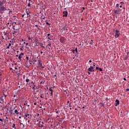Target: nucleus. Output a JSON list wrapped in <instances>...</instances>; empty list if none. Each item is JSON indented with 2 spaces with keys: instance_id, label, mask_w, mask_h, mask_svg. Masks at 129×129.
I'll return each instance as SVG.
<instances>
[{
  "instance_id": "1",
  "label": "nucleus",
  "mask_w": 129,
  "mask_h": 129,
  "mask_svg": "<svg viewBox=\"0 0 129 129\" xmlns=\"http://www.w3.org/2000/svg\"><path fill=\"white\" fill-rule=\"evenodd\" d=\"M12 34L14 36H18V35L19 34L18 33V29H17L15 28V30H14L13 32H12Z\"/></svg>"
},
{
  "instance_id": "2",
  "label": "nucleus",
  "mask_w": 129,
  "mask_h": 129,
  "mask_svg": "<svg viewBox=\"0 0 129 129\" xmlns=\"http://www.w3.org/2000/svg\"><path fill=\"white\" fill-rule=\"evenodd\" d=\"M25 118H26V119H28V120H29V118H31V114H27V113H25Z\"/></svg>"
},
{
  "instance_id": "3",
  "label": "nucleus",
  "mask_w": 129,
  "mask_h": 129,
  "mask_svg": "<svg viewBox=\"0 0 129 129\" xmlns=\"http://www.w3.org/2000/svg\"><path fill=\"white\" fill-rule=\"evenodd\" d=\"M120 32L119 30H115V37L118 38L120 36Z\"/></svg>"
},
{
  "instance_id": "4",
  "label": "nucleus",
  "mask_w": 129,
  "mask_h": 129,
  "mask_svg": "<svg viewBox=\"0 0 129 129\" xmlns=\"http://www.w3.org/2000/svg\"><path fill=\"white\" fill-rule=\"evenodd\" d=\"M88 71H90V73H91V72H94L95 70L94 67H90V68H88Z\"/></svg>"
},
{
  "instance_id": "5",
  "label": "nucleus",
  "mask_w": 129,
  "mask_h": 129,
  "mask_svg": "<svg viewBox=\"0 0 129 129\" xmlns=\"http://www.w3.org/2000/svg\"><path fill=\"white\" fill-rule=\"evenodd\" d=\"M120 11V8H117V9L114 10V13H116L117 15H118V13H119Z\"/></svg>"
},
{
  "instance_id": "6",
  "label": "nucleus",
  "mask_w": 129,
  "mask_h": 129,
  "mask_svg": "<svg viewBox=\"0 0 129 129\" xmlns=\"http://www.w3.org/2000/svg\"><path fill=\"white\" fill-rule=\"evenodd\" d=\"M20 109H15L14 112L13 113V114H19L20 112Z\"/></svg>"
},
{
  "instance_id": "7",
  "label": "nucleus",
  "mask_w": 129,
  "mask_h": 129,
  "mask_svg": "<svg viewBox=\"0 0 129 129\" xmlns=\"http://www.w3.org/2000/svg\"><path fill=\"white\" fill-rule=\"evenodd\" d=\"M59 40L61 43H64V42H66V39L64 38V37H60Z\"/></svg>"
},
{
  "instance_id": "8",
  "label": "nucleus",
  "mask_w": 129,
  "mask_h": 129,
  "mask_svg": "<svg viewBox=\"0 0 129 129\" xmlns=\"http://www.w3.org/2000/svg\"><path fill=\"white\" fill-rule=\"evenodd\" d=\"M63 17H68V11H63Z\"/></svg>"
},
{
  "instance_id": "9",
  "label": "nucleus",
  "mask_w": 129,
  "mask_h": 129,
  "mask_svg": "<svg viewBox=\"0 0 129 129\" xmlns=\"http://www.w3.org/2000/svg\"><path fill=\"white\" fill-rule=\"evenodd\" d=\"M49 90L50 91H51V93H50V95L51 96H52V95H53V89H52V87H50V88H49Z\"/></svg>"
},
{
  "instance_id": "10",
  "label": "nucleus",
  "mask_w": 129,
  "mask_h": 129,
  "mask_svg": "<svg viewBox=\"0 0 129 129\" xmlns=\"http://www.w3.org/2000/svg\"><path fill=\"white\" fill-rule=\"evenodd\" d=\"M47 37H48V39H49V40H52L53 38V36H51L50 33L47 34Z\"/></svg>"
},
{
  "instance_id": "11",
  "label": "nucleus",
  "mask_w": 129,
  "mask_h": 129,
  "mask_svg": "<svg viewBox=\"0 0 129 129\" xmlns=\"http://www.w3.org/2000/svg\"><path fill=\"white\" fill-rule=\"evenodd\" d=\"M0 8H1V11H4V10H6V7L3 6V5H2V7H0Z\"/></svg>"
},
{
  "instance_id": "12",
  "label": "nucleus",
  "mask_w": 129,
  "mask_h": 129,
  "mask_svg": "<svg viewBox=\"0 0 129 129\" xmlns=\"http://www.w3.org/2000/svg\"><path fill=\"white\" fill-rule=\"evenodd\" d=\"M115 102H116V104H115V106H118V105H119V99H116L115 100Z\"/></svg>"
},
{
  "instance_id": "13",
  "label": "nucleus",
  "mask_w": 129,
  "mask_h": 129,
  "mask_svg": "<svg viewBox=\"0 0 129 129\" xmlns=\"http://www.w3.org/2000/svg\"><path fill=\"white\" fill-rule=\"evenodd\" d=\"M18 85L19 86V88H20L21 89L23 88V86L22 85V83H18Z\"/></svg>"
},
{
  "instance_id": "14",
  "label": "nucleus",
  "mask_w": 129,
  "mask_h": 129,
  "mask_svg": "<svg viewBox=\"0 0 129 129\" xmlns=\"http://www.w3.org/2000/svg\"><path fill=\"white\" fill-rule=\"evenodd\" d=\"M26 12L27 14V17L28 18L29 17H30V14H29L28 10H27V9H26Z\"/></svg>"
},
{
  "instance_id": "15",
  "label": "nucleus",
  "mask_w": 129,
  "mask_h": 129,
  "mask_svg": "<svg viewBox=\"0 0 129 129\" xmlns=\"http://www.w3.org/2000/svg\"><path fill=\"white\" fill-rule=\"evenodd\" d=\"M4 1H3L2 2H0V11H1V7H2L3 5H4Z\"/></svg>"
},
{
  "instance_id": "16",
  "label": "nucleus",
  "mask_w": 129,
  "mask_h": 129,
  "mask_svg": "<svg viewBox=\"0 0 129 129\" xmlns=\"http://www.w3.org/2000/svg\"><path fill=\"white\" fill-rule=\"evenodd\" d=\"M4 35L5 36H6V37H8L9 36V33H8V32H6V31L4 32Z\"/></svg>"
},
{
  "instance_id": "17",
  "label": "nucleus",
  "mask_w": 129,
  "mask_h": 129,
  "mask_svg": "<svg viewBox=\"0 0 129 129\" xmlns=\"http://www.w3.org/2000/svg\"><path fill=\"white\" fill-rule=\"evenodd\" d=\"M40 123H41V124H39V127H43V122H40Z\"/></svg>"
},
{
  "instance_id": "18",
  "label": "nucleus",
  "mask_w": 129,
  "mask_h": 129,
  "mask_svg": "<svg viewBox=\"0 0 129 129\" xmlns=\"http://www.w3.org/2000/svg\"><path fill=\"white\" fill-rule=\"evenodd\" d=\"M12 127L13 128H14L15 129H16L17 128V127L16 126V124H15V123H14L12 125Z\"/></svg>"
},
{
  "instance_id": "19",
  "label": "nucleus",
  "mask_w": 129,
  "mask_h": 129,
  "mask_svg": "<svg viewBox=\"0 0 129 129\" xmlns=\"http://www.w3.org/2000/svg\"><path fill=\"white\" fill-rule=\"evenodd\" d=\"M31 121L29 120V119H28L27 125H31Z\"/></svg>"
},
{
  "instance_id": "20",
  "label": "nucleus",
  "mask_w": 129,
  "mask_h": 129,
  "mask_svg": "<svg viewBox=\"0 0 129 129\" xmlns=\"http://www.w3.org/2000/svg\"><path fill=\"white\" fill-rule=\"evenodd\" d=\"M0 102H3V103H4V98H3L2 97H1V98H0Z\"/></svg>"
},
{
  "instance_id": "21",
  "label": "nucleus",
  "mask_w": 129,
  "mask_h": 129,
  "mask_svg": "<svg viewBox=\"0 0 129 129\" xmlns=\"http://www.w3.org/2000/svg\"><path fill=\"white\" fill-rule=\"evenodd\" d=\"M38 64H39V66H42V62H41V60H39V61H38Z\"/></svg>"
},
{
  "instance_id": "22",
  "label": "nucleus",
  "mask_w": 129,
  "mask_h": 129,
  "mask_svg": "<svg viewBox=\"0 0 129 129\" xmlns=\"http://www.w3.org/2000/svg\"><path fill=\"white\" fill-rule=\"evenodd\" d=\"M19 59H20V60H22V56H21V53L19 55V57H18Z\"/></svg>"
},
{
  "instance_id": "23",
  "label": "nucleus",
  "mask_w": 129,
  "mask_h": 129,
  "mask_svg": "<svg viewBox=\"0 0 129 129\" xmlns=\"http://www.w3.org/2000/svg\"><path fill=\"white\" fill-rule=\"evenodd\" d=\"M120 4H121V5L120 6V8H122V5H123V4H124V3H123V2H120Z\"/></svg>"
},
{
  "instance_id": "24",
  "label": "nucleus",
  "mask_w": 129,
  "mask_h": 129,
  "mask_svg": "<svg viewBox=\"0 0 129 129\" xmlns=\"http://www.w3.org/2000/svg\"><path fill=\"white\" fill-rule=\"evenodd\" d=\"M69 107H70V110H72V105H71V103H70V104H69Z\"/></svg>"
},
{
  "instance_id": "25",
  "label": "nucleus",
  "mask_w": 129,
  "mask_h": 129,
  "mask_svg": "<svg viewBox=\"0 0 129 129\" xmlns=\"http://www.w3.org/2000/svg\"><path fill=\"white\" fill-rule=\"evenodd\" d=\"M119 4H116V8H119Z\"/></svg>"
},
{
  "instance_id": "26",
  "label": "nucleus",
  "mask_w": 129,
  "mask_h": 129,
  "mask_svg": "<svg viewBox=\"0 0 129 129\" xmlns=\"http://www.w3.org/2000/svg\"><path fill=\"white\" fill-rule=\"evenodd\" d=\"M66 29H67V27H66V26H64V27H63L61 30H65Z\"/></svg>"
},
{
  "instance_id": "27",
  "label": "nucleus",
  "mask_w": 129,
  "mask_h": 129,
  "mask_svg": "<svg viewBox=\"0 0 129 129\" xmlns=\"http://www.w3.org/2000/svg\"><path fill=\"white\" fill-rule=\"evenodd\" d=\"M46 24L47 25H51V24H50V23H48V22H47V21H46Z\"/></svg>"
},
{
  "instance_id": "28",
  "label": "nucleus",
  "mask_w": 129,
  "mask_h": 129,
  "mask_svg": "<svg viewBox=\"0 0 129 129\" xmlns=\"http://www.w3.org/2000/svg\"><path fill=\"white\" fill-rule=\"evenodd\" d=\"M29 79H26V83H29Z\"/></svg>"
},
{
  "instance_id": "29",
  "label": "nucleus",
  "mask_w": 129,
  "mask_h": 129,
  "mask_svg": "<svg viewBox=\"0 0 129 129\" xmlns=\"http://www.w3.org/2000/svg\"><path fill=\"white\" fill-rule=\"evenodd\" d=\"M0 44H1V45L3 44V41L0 40Z\"/></svg>"
},
{
  "instance_id": "30",
  "label": "nucleus",
  "mask_w": 129,
  "mask_h": 129,
  "mask_svg": "<svg viewBox=\"0 0 129 129\" xmlns=\"http://www.w3.org/2000/svg\"><path fill=\"white\" fill-rule=\"evenodd\" d=\"M11 41H10V42L9 43V48H10V46H11L12 44H11Z\"/></svg>"
},
{
  "instance_id": "31",
  "label": "nucleus",
  "mask_w": 129,
  "mask_h": 129,
  "mask_svg": "<svg viewBox=\"0 0 129 129\" xmlns=\"http://www.w3.org/2000/svg\"><path fill=\"white\" fill-rule=\"evenodd\" d=\"M99 70L100 71V72H102L103 70L101 68H99Z\"/></svg>"
},
{
  "instance_id": "32",
  "label": "nucleus",
  "mask_w": 129,
  "mask_h": 129,
  "mask_svg": "<svg viewBox=\"0 0 129 129\" xmlns=\"http://www.w3.org/2000/svg\"><path fill=\"white\" fill-rule=\"evenodd\" d=\"M88 73L89 75H91V73L90 72V71H89V70H88Z\"/></svg>"
},
{
  "instance_id": "33",
  "label": "nucleus",
  "mask_w": 129,
  "mask_h": 129,
  "mask_svg": "<svg viewBox=\"0 0 129 129\" xmlns=\"http://www.w3.org/2000/svg\"><path fill=\"white\" fill-rule=\"evenodd\" d=\"M28 6L29 7H31V3H28Z\"/></svg>"
},
{
  "instance_id": "34",
  "label": "nucleus",
  "mask_w": 129,
  "mask_h": 129,
  "mask_svg": "<svg viewBox=\"0 0 129 129\" xmlns=\"http://www.w3.org/2000/svg\"><path fill=\"white\" fill-rule=\"evenodd\" d=\"M23 47H24V45H23L22 46H21L20 49H21V50H23Z\"/></svg>"
},
{
  "instance_id": "35",
  "label": "nucleus",
  "mask_w": 129,
  "mask_h": 129,
  "mask_svg": "<svg viewBox=\"0 0 129 129\" xmlns=\"http://www.w3.org/2000/svg\"><path fill=\"white\" fill-rule=\"evenodd\" d=\"M35 87H36V86H35V85L34 84V87H33V91H35Z\"/></svg>"
},
{
  "instance_id": "36",
  "label": "nucleus",
  "mask_w": 129,
  "mask_h": 129,
  "mask_svg": "<svg viewBox=\"0 0 129 129\" xmlns=\"http://www.w3.org/2000/svg\"><path fill=\"white\" fill-rule=\"evenodd\" d=\"M26 105H27V102H25V103H24V106H26Z\"/></svg>"
},
{
  "instance_id": "37",
  "label": "nucleus",
  "mask_w": 129,
  "mask_h": 129,
  "mask_svg": "<svg viewBox=\"0 0 129 129\" xmlns=\"http://www.w3.org/2000/svg\"><path fill=\"white\" fill-rule=\"evenodd\" d=\"M13 110H10V112L11 113H13Z\"/></svg>"
},
{
  "instance_id": "38",
  "label": "nucleus",
  "mask_w": 129,
  "mask_h": 129,
  "mask_svg": "<svg viewBox=\"0 0 129 129\" xmlns=\"http://www.w3.org/2000/svg\"><path fill=\"white\" fill-rule=\"evenodd\" d=\"M90 44H93V40H91V42H90Z\"/></svg>"
},
{
  "instance_id": "39",
  "label": "nucleus",
  "mask_w": 129,
  "mask_h": 129,
  "mask_svg": "<svg viewBox=\"0 0 129 129\" xmlns=\"http://www.w3.org/2000/svg\"><path fill=\"white\" fill-rule=\"evenodd\" d=\"M40 97L41 98H44V96H43V94H41V95H40Z\"/></svg>"
},
{
  "instance_id": "40",
  "label": "nucleus",
  "mask_w": 129,
  "mask_h": 129,
  "mask_svg": "<svg viewBox=\"0 0 129 129\" xmlns=\"http://www.w3.org/2000/svg\"><path fill=\"white\" fill-rule=\"evenodd\" d=\"M75 50H76V53H78V50L77 47L76 48Z\"/></svg>"
},
{
  "instance_id": "41",
  "label": "nucleus",
  "mask_w": 129,
  "mask_h": 129,
  "mask_svg": "<svg viewBox=\"0 0 129 129\" xmlns=\"http://www.w3.org/2000/svg\"><path fill=\"white\" fill-rule=\"evenodd\" d=\"M48 46H51V43H48Z\"/></svg>"
},
{
  "instance_id": "42",
  "label": "nucleus",
  "mask_w": 129,
  "mask_h": 129,
  "mask_svg": "<svg viewBox=\"0 0 129 129\" xmlns=\"http://www.w3.org/2000/svg\"><path fill=\"white\" fill-rule=\"evenodd\" d=\"M0 121H1V122H3V119H2V118H0Z\"/></svg>"
},
{
  "instance_id": "43",
  "label": "nucleus",
  "mask_w": 129,
  "mask_h": 129,
  "mask_svg": "<svg viewBox=\"0 0 129 129\" xmlns=\"http://www.w3.org/2000/svg\"><path fill=\"white\" fill-rule=\"evenodd\" d=\"M27 60H29V57L28 56H26Z\"/></svg>"
},
{
  "instance_id": "44",
  "label": "nucleus",
  "mask_w": 129,
  "mask_h": 129,
  "mask_svg": "<svg viewBox=\"0 0 129 129\" xmlns=\"http://www.w3.org/2000/svg\"><path fill=\"white\" fill-rule=\"evenodd\" d=\"M99 68H98V67H96V70H99Z\"/></svg>"
},
{
  "instance_id": "45",
  "label": "nucleus",
  "mask_w": 129,
  "mask_h": 129,
  "mask_svg": "<svg viewBox=\"0 0 129 129\" xmlns=\"http://www.w3.org/2000/svg\"><path fill=\"white\" fill-rule=\"evenodd\" d=\"M95 64H95V62H94V63H93V67H95Z\"/></svg>"
},
{
  "instance_id": "46",
  "label": "nucleus",
  "mask_w": 129,
  "mask_h": 129,
  "mask_svg": "<svg viewBox=\"0 0 129 129\" xmlns=\"http://www.w3.org/2000/svg\"><path fill=\"white\" fill-rule=\"evenodd\" d=\"M21 55H24V52H21Z\"/></svg>"
},
{
  "instance_id": "47",
  "label": "nucleus",
  "mask_w": 129,
  "mask_h": 129,
  "mask_svg": "<svg viewBox=\"0 0 129 129\" xmlns=\"http://www.w3.org/2000/svg\"><path fill=\"white\" fill-rule=\"evenodd\" d=\"M31 38L30 37H28V40H31Z\"/></svg>"
},
{
  "instance_id": "48",
  "label": "nucleus",
  "mask_w": 129,
  "mask_h": 129,
  "mask_svg": "<svg viewBox=\"0 0 129 129\" xmlns=\"http://www.w3.org/2000/svg\"><path fill=\"white\" fill-rule=\"evenodd\" d=\"M24 16H25V14H23V15L22 16V18H24Z\"/></svg>"
},
{
  "instance_id": "49",
  "label": "nucleus",
  "mask_w": 129,
  "mask_h": 129,
  "mask_svg": "<svg viewBox=\"0 0 129 129\" xmlns=\"http://www.w3.org/2000/svg\"><path fill=\"white\" fill-rule=\"evenodd\" d=\"M13 29L14 30H15V26H13Z\"/></svg>"
},
{
  "instance_id": "50",
  "label": "nucleus",
  "mask_w": 129,
  "mask_h": 129,
  "mask_svg": "<svg viewBox=\"0 0 129 129\" xmlns=\"http://www.w3.org/2000/svg\"><path fill=\"white\" fill-rule=\"evenodd\" d=\"M57 75L55 74V75L53 76V77H56Z\"/></svg>"
},
{
  "instance_id": "51",
  "label": "nucleus",
  "mask_w": 129,
  "mask_h": 129,
  "mask_svg": "<svg viewBox=\"0 0 129 129\" xmlns=\"http://www.w3.org/2000/svg\"><path fill=\"white\" fill-rule=\"evenodd\" d=\"M42 47H43V48H45V46H44L43 45H42Z\"/></svg>"
},
{
  "instance_id": "52",
  "label": "nucleus",
  "mask_w": 129,
  "mask_h": 129,
  "mask_svg": "<svg viewBox=\"0 0 129 129\" xmlns=\"http://www.w3.org/2000/svg\"><path fill=\"white\" fill-rule=\"evenodd\" d=\"M126 91H129V88L126 89Z\"/></svg>"
},
{
  "instance_id": "53",
  "label": "nucleus",
  "mask_w": 129,
  "mask_h": 129,
  "mask_svg": "<svg viewBox=\"0 0 129 129\" xmlns=\"http://www.w3.org/2000/svg\"><path fill=\"white\" fill-rule=\"evenodd\" d=\"M9 24H10V23H7V26H8V25H9Z\"/></svg>"
},
{
  "instance_id": "54",
  "label": "nucleus",
  "mask_w": 129,
  "mask_h": 129,
  "mask_svg": "<svg viewBox=\"0 0 129 129\" xmlns=\"http://www.w3.org/2000/svg\"><path fill=\"white\" fill-rule=\"evenodd\" d=\"M20 124H22V125H24V124H23V123H21V121H20Z\"/></svg>"
},
{
  "instance_id": "55",
  "label": "nucleus",
  "mask_w": 129,
  "mask_h": 129,
  "mask_svg": "<svg viewBox=\"0 0 129 129\" xmlns=\"http://www.w3.org/2000/svg\"><path fill=\"white\" fill-rule=\"evenodd\" d=\"M7 48H10V46H9V45H8V46H7Z\"/></svg>"
},
{
  "instance_id": "56",
  "label": "nucleus",
  "mask_w": 129,
  "mask_h": 129,
  "mask_svg": "<svg viewBox=\"0 0 129 129\" xmlns=\"http://www.w3.org/2000/svg\"><path fill=\"white\" fill-rule=\"evenodd\" d=\"M35 27L38 28V25H35Z\"/></svg>"
},
{
  "instance_id": "57",
  "label": "nucleus",
  "mask_w": 129,
  "mask_h": 129,
  "mask_svg": "<svg viewBox=\"0 0 129 129\" xmlns=\"http://www.w3.org/2000/svg\"><path fill=\"white\" fill-rule=\"evenodd\" d=\"M13 23L14 24H17V22H13Z\"/></svg>"
},
{
  "instance_id": "58",
  "label": "nucleus",
  "mask_w": 129,
  "mask_h": 129,
  "mask_svg": "<svg viewBox=\"0 0 129 129\" xmlns=\"http://www.w3.org/2000/svg\"><path fill=\"white\" fill-rule=\"evenodd\" d=\"M54 88H55V86H53L52 88L54 89Z\"/></svg>"
},
{
  "instance_id": "59",
  "label": "nucleus",
  "mask_w": 129,
  "mask_h": 129,
  "mask_svg": "<svg viewBox=\"0 0 129 129\" xmlns=\"http://www.w3.org/2000/svg\"><path fill=\"white\" fill-rule=\"evenodd\" d=\"M31 84H33V85H34V83H33V82H32Z\"/></svg>"
},
{
  "instance_id": "60",
  "label": "nucleus",
  "mask_w": 129,
  "mask_h": 129,
  "mask_svg": "<svg viewBox=\"0 0 129 129\" xmlns=\"http://www.w3.org/2000/svg\"><path fill=\"white\" fill-rule=\"evenodd\" d=\"M123 80H126V79L125 78H123Z\"/></svg>"
},
{
  "instance_id": "61",
  "label": "nucleus",
  "mask_w": 129,
  "mask_h": 129,
  "mask_svg": "<svg viewBox=\"0 0 129 129\" xmlns=\"http://www.w3.org/2000/svg\"><path fill=\"white\" fill-rule=\"evenodd\" d=\"M29 43H26V45H28Z\"/></svg>"
},
{
  "instance_id": "62",
  "label": "nucleus",
  "mask_w": 129,
  "mask_h": 129,
  "mask_svg": "<svg viewBox=\"0 0 129 129\" xmlns=\"http://www.w3.org/2000/svg\"><path fill=\"white\" fill-rule=\"evenodd\" d=\"M67 103H68V104H69V103H70L69 101H68L67 102Z\"/></svg>"
},
{
  "instance_id": "63",
  "label": "nucleus",
  "mask_w": 129,
  "mask_h": 129,
  "mask_svg": "<svg viewBox=\"0 0 129 129\" xmlns=\"http://www.w3.org/2000/svg\"><path fill=\"white\" fill-rule=\"evenodd\" d=\"M22 116H19V118H21Z\"/></svg>"
},
{
  "instance_id": "64",
  "label": "nucleus",
  "mask_w": 129,
  "mask_h": 129,
  "mask_svg": "<svg viewBox=\"0 0 129 129\" xmlns=\"http://www.w3.org/2000/svg\"><path fill=\"white\" fill-rule=\"evenodd\" d=\"M89 62H92V60H89Z\"/></svg>"
}]
</instances>
